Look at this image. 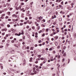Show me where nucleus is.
Listing matches in <instances>:
<instances>
[{
	"label": "nucleus",
	"mask_w": 76,
	"mask_h": 76,
	"mask_svg": "<svg viewBox=\"0 0 76 76\" xmlns=\"http://www.w3.org/2000/svg\"><path fill=\"white\" fill-rule=\"evenodd\" d=\"M20 35H21V32H19L18 34L17 33H16L15 34V35L17 36H20Z\"/></svg>",
	"instance_id": "1"
},
{
	"label": "nucleus",
	"mask_w": 76,
	"mask_h": 76,
	"mask_svg": "<svg viewBox=\"0 0 76 76\" xmlns=\"http://www.w3.org/2000/svg\"><path fill=\"white\" fill-rule=\"evenodd\" d=\"M37 73V72L35 71V72L33 73L32 72L31 73V75H36V73Z\"/></svg>",
	"instance_id": "2"
},
{
	"label": "nucleus",
	"mask_w": 76,
	"mask_h": 76,
	"mask_svg": "<svg viewBox=\"0 0 76 76\" xmlns=\"http://www.w3.org/2000/svg\"><path fill=\"white\" fill-rule=\"evenodd\" d=\"M10 53H11V54H14V50H11V51H10Z\"/></svg>",
	"instance_id": "3"
},
{
	"label": "nucleus",
	"mask_w": 76,
	"mask_h": 76,
	"mask_svg": "<svg viewBox=\"0 0 76 76\" xmlns=\"http://www.w3.org/2000/svg\"><path fill=\"white\" fill-rule=\"evenodd\" d=\"M23 50H26V46L25 45L23 46Z\"/></svg>",
	"instance_id": "4"
},
{
	"label": "nucleus",
	"mask_w": 76,
	"mask_h": 76,
	"mask_svg": "<svg viewBox=\"0 0 76 76\" xmlns=\"http://www.w3.org/2000/svg\"><path fill=\"white\" fill-rule=\"evenodd\" d=\"M12 17H15V18H17V15H16V14H14L12 15Z\"/></svg>",
	"instance_id": "5"
},
{
	"label": "nucleus",
	"mask_w": 76,
	"mask_h": 76,
	"mask_svg": "<svg viewBox=\"0 0 76 76\" xmlns=\"http://www.w3.org/2000/svg\"><path fill=\"white\" fill-rule=\"evenodd\" d=\"M54 38L56 39H57L58 38V36H56Z\"/></svg>",
	"instance_id": "6"
},
{
	"label": "nucleus",
	"mask_w": 76,
	"mask_h": 76,
	"mask_svg": "<svg viewBox=\"0 0 76 76\" xmlns=\"http://www.w3.org/2000/svg\"><path fill=\"white\" fill-rule=\"evenodd\" d=\"M71 7H72V8H73V5H74V4L73 3H72L71 4Z\"/></svg>",
	"instance_id": "7"
},
{
	"label": "nucleus",
	"mask_w": 76,
	"mask_h": 76,
	"mask_svg": "<svg viewBox=\"0 0 76 76\" xmlns=\"http://www.w3.org/2000/svg\"><path fill=\"white\" fill-rule=\"evenodd\" d=\"M7 6H8V7H10V4L9 3H7Z\"/></svg>",
	"instance_id": "8"
},
{
	"label": "nucleus",
	"mask_w": 76,
	"mask_h": 76,
	"mask_svg": "<svg viewBox=\"0 0 76 76\" xmlns=\"http://www.w3.org/2000/svg\"><path fill=\"white\" fill-rule=\"evenodd\" d=\"M55 44L56 46H57V45H58V43H57V42H55Z\"/></svg>",
	"instance_id": "9"
},
{
	"label": "nucleus",
	"mask_w": 76,
	"mask_h": 76,
	"mask_svg": "<svg viewBox=\"0 0 76 76\" xmlns=\"http://www.w3.org/2000/svg\"><path fill=\"white\" fill-rule=\"evenodd\" d=\"M7 14H8V15L9 16H10V12H7Z\"/></svg>",
	"instance_id": "10"
},
{
	"label": "nucleus",
	"mask_w": 76,
	"mask_h": 76,
	"mask_svg": "<svg viewBox=\"0 0 76 76\" xmlns=\"http://www.w3.org/2000/svg\"><path fill=\"white\" fill-rule=\"evenodd\" d=\"M3 58H4V56L0 58V60H2L3 59Z\"/></svg>",
	"instance_id": "11"
},
{
	"label": "nucleus",
	"mask_w": 76,
	"mask_h": 76,
	"mask_svg": "<svg viewBox=\"0 0 76 76\" xmlns=\"http://www.w3.org/2000/svg\"><path fill=\"white\" fill-rule=\"evenodd\" d=\"M37 57H38L40 58L41 57V55H37Z\"/></svg>",
	"instance_id": "12"
},
{
	"label": "nucleus",
	"mask_w": 76,
	"mask_h": 76,
	"mask_svg": "<svg viewBox=\"0 0 76 76\" xmlns=\"http://www.w3.org/2000/svg\"><path fill=\"white\" fill-rule=\"evenodd\" d=\"M7 27H8V28H10V24H8L7 25Z\"/></svg>",
	"instance_id": "13"
},
{
	"label": "nucleus",
	"mask_w": 76,
	"mask_h": 76,
	"mask_svg": "<svg viewBox=\"0 0 76 76\" xmlns=\"http://www.w3.org/2000/svg\"><path fill=\"white\" fill-rule=\"evenodd\" d=\"M40 59L41 60H44V58H43V57H42V58H40Z\"/></svg>",
	"instance_id": "14"
},
{
	"label": "nucleus",
	"mask_w": 76,
	"mask_h": 76,
	"mask_svg": "<svg viewBox=\"0 0 76 76\" xmlns=\"http://www.w3.org/2000/svg\"><path fill=\"white\" fill-rule=\"evenodd\" d=\"M66 56V53H65L63 54V56Z\"/></svg>",
	"instance_id": "15"
},
{
	"label": "nucleus",
	"mask_w": 76,
	"mask_h": 76,
	"mask_svg": "<svg viewBox=\"0 0 76 76\" xmlns=\"http://www.w3.org/2000/svg\"><path fill=\"white\" fill-rule=\"evenodd\" d=\"M40 60V58H37L36 59V61H38V60Z\"/></svg>",
	"instance_id": "16"
},
{
	"label": "nucleus",
	"mask_w": 76,
	"mask_h": 76,
	"mask_svg": "<svg viewBox=\"0 0 76 76\" xmlns=\"http://www.w3.org/2000/svg\"><path fill=\"white\" fill-rule=\"evenodd\" d=\"M66 46H64L63 48V50H65V49H66Z\"/></svg>",
	"instance_id": "17"
},
{
	"label": "nucleus",
	"mask_w": 76,
	"mask_h": 76,
	"mask_svg": "<svg viewBox=\"0 0 76 76\" xmlns=\"http://www.w3.org/2000/svg\"><path fill=\"white\" fill-rule=\"evenodd\" d=\"M0 18L1 19H4V17L3 16H1Z\"/></svg>",
	"instance_id": "18"
},
{
	"label": "nucleus",
	"mask_w": 76,
	"mask_h": 76,
	"mask_svg": "<svg viewBox=\"0 0 76 76\" xmlns=\"http://www.w3.org/2000/svg\"><path fill=\"white\" fill-rule=\"evenodd\" d=\"M32 23V21H30V22H29L28 23L29 24H31V23Z\"/></svg>",
	"instance_id": "19"
},
{
	"label": "nucleus",
	"mask_w": 76,
	"mask_h": 76,
	"mask_svg": "<svg viewBox=\"0 0 76 76\" xmlns=\"http://www.w3.org/2000/svg\"><path fill=\"white\" fill-rule=\"evenodd\" d=\"M59 7H60V8H61V7H62V6L61 5H59Z\"/></svg>",
	"instance_id": "20"
},
{
	"label": "nucleus",
	"mask_w": 76,
	"mask_h": 76,
	"mask_svg": "<svg viewBox=\"0 0 76 76\" xmlns=\"http://www.w3.org/2000/svg\"><path fill=\"white\" fill-rule=\"evenodd\" d=\"M15 42V41H14V40H12L11 41V42H12V43H14Z\"/></svg>",
	"instance_id": "21"
},
{
	"label": "nucleus",
	"mask_w": 76,
	"mask_h": 76,
	"mask_svg": "<svg viewBox=\"0 0 76 76\" xmlns=\"http://www.w3.org/2000/svg\"><path fill=\"white\" fill-rule=\"evenodd\" d=\"M53 50V49L52 48H50L49 49V51H51V50Z\"/></svg>",
	"instance_id": "22"
},
{
	"label": "nucleus",
	"mask_w": 76,
	"mask_h": 76,
	"mask_svg": "<svg viewBox=\"0 0 76 76\" xmlns=\"http://www.w3.org/2000/svg\"><path fill=\"white\" fill-rule=\"evenodd\" d=\"M32 29H35V27H34V26H33L32 27Z\"/></svg>",
	"instance_id": "23"
},
{
	"label": "nucleus",
	"mask_w": 76,
	"mask_h": 76,
	"mask_svg": "<svg viewBox=\"0 0 76 76\" xmlns=\"http://www.w3.org/2000/svg\"><path fill=\"white\" fill-rule=\"evenodd\" d=\"M41 26L42 27H45V25H44V24H42Z\"/></svg>",
	"instance_id": "24"
},
{
	"label": "nucleus",
	"mask_w": 76,
	"mask_h": 76,
	"mask_svg": "<svg viewBox=\"0 0 76 76\" xmlns=\"http://www.w3.org/2000/svg\"><path fill=\"white\" fill-rule=\"evenodd\" d=\"M68 63H70V59H68Z\"/></svg>",
	"instance_id": "25"
},
{
	"label": "nucleus",
	"mask_w": 76,
	"mask_h": 76,
	"mask_svg": "<svg viewBox=\"0 0 76 76\" xmlns=\"http://www.w3.org/2000/svg\"><path fill=\"white\" fill-rule=\"evenodd\" d=\"M1 16H5V14H2Z\"/></svg>",
	"instance_id": "26"
},
{
	"label": "nucleus",
	"mask_w": 76,
	"mask_h": 76,
	"mask_svg": "<svg viewBox=\"0 0 76 76\" xmlns=\"http://www.w3.org/2000/svg\"><path fill=\"white\" fill-rule=\"evenodd\" d=\"M40 28V26H38L37 27V29L39 30Z\"/></svg>",
	"instance_id": "27"
},
{
	"label": "nucleus",
	"mask_w": 76,
	"mask_h": 76,
	"mask_svg": "<svg viewBox=\"0 0 76 76\" xmlns=\"http://www.w3.org/2000/svg\"><path fill=\"white\" fill-rule=\"evenodd\" d=\"M65 38V37H61V39H64Z\"/></svg>",
	"instance_id": "28"
},
{
	"label": "nucleus",
	"mask_w": 76,
	"mask_h": 76,
	"mask_svg": "<svg viewBox=\"0 0 76 76\" xmlns=\"http://www.w3.org/2000/svg\"><path fill=\"white\" fill-rule=\"evenodd\" d=\"M20 25L21 26H22V25H23V23H20Z\"/></svg>",
	"instance_id": "29"
},
{
	"label": "nucleus",
	"mask_w": 76,
	"mask_h": 76,
	"mask_svg": "<svg viewBox=\"0 0 76 76\" xmlns=\"http://www.w3.org/2000/svg\"><path fill=\"white\" fill-rule=\"evenodd\" d=\"M53 35H55V34H56V33L55 32H53L52 33Z\"/></svg>",
	"instance_id": "30"
},
{
	"label": "nucleus",
	"mask_w": 76,
	"mask_h": 76,
	"mask_svg": "<svg viewBox=\"0 0 76 76\" xmlns=\"http://www.w3.org/2000/svg\"><path fill=\"white\" fill-rule=\"evenodd\" d=\"M42 32V30L40 31H39V34H41V33Z\"/></svg>",
	"instance_id": "31"
},
{
	"label": "nucleus",
	"mask_w": 76,
	"mask_h": 76,
	"mask_svg": "<svg viewBox=\"0 0 76 76\" xmlns=\"http://www.w3.org/2000/svg\"><path fill=\"white\" fill-rule=\"evenodd\" d=\"M39 43H41V40H40L38 41Z\"/></svg>",
	"instance_id": "32"
},
{
	"label": "nucleus",
	"mask_w": 76,
	"mask_h": 76,
	"mask_svg": "<svg viewBox=\"0 0 76 76\" xmlns=\"http://www.w3.org/2000/svg\"><path fill=\"white\" fill-rule=\"evenodd\" d=\"M60 48V46H58L57 47V48L59 49V48Z\"/></svg>",
	"instance_id": "33"
},
{
	"label": "nucleus",
	"mask_w": 76,
	"mask_h": 76,
	"mask_svg": "<svg viewBox=\"0 0 76 76\" xmlns=\"http://www.w3.org/2000/svg\"><path fill=\"white\" fill-rule=\"evenodd\" d=\"M64 31L65 32H67V29H66L64 30Z\"/></svg>",
	"instance_id": "34"
},
{
	"label": "nucleus",
	"mask_w": 76,
	"mask_h": 76,
	"mask_svg": "<svg viewBox=\"0 0 76 76\" xmlns=\"http://www.w3.org/2000/svg\"><path fill=\"white\" fill-rule=\"evenodd\" d=\"M6 19H8L9 18V16H6L5 17Z\"/></svg>",
	"instance_id": "35"
},
{
	"label": "nucleus",
	"mask_w": 76,
	"mask_h": 76,
	"mask_svg": "<svg viewBox=\"0 0 76 76\" xmlns=\"http://www.w3.org/2000/svg\"><path fill=\"white\" fill-rule=\"evenodd\" d=\"M21 5H24V3H21Z\"/></svg>",
	"instance_id": "36"
},
{
	"label": "nucleus",
	"mask_w": 76,
	"mask_h": 76,
	"mask_svg": "<svg viewBox=\"0 0 76 76\" xmlns=\"http://www.w3.org/2000/svg\"><path fill=\"white\" fill-rule=\"evenodd\" d=\"M0 25H1V26H4V25L3 24H1Z\"/></svg>",
	"instance_id": "37"
},
{
	"label": "nucleus",
	"mask_w": 76,
	"mask_h": 76,
	"mask_svg": "<svg viewBox=\"0 0 76 76\" xmlns=\"http://www.w3.org/2000/svg\"><path fill=\"white\" fill-rule=\"evenodd\" d=\"M37 71H38L39 70V68H37L36 69Z\"/></svg>",
	"instance_id": "38"
},
{
	"label": "nucleus",
	"mask_w": 76,
	"mask_h": 76,
	"mask_svg": "<svg viewBox=\"0 0 76 76\" xmlns=\"http://www.w3.org/2000/svg\"><path fill=\"white\" fill-rule=\"evenodd\" d=\"M64 50H62V54H64Z\"/></svg>",
	"instance_id": "39"
},
{
	"label": "nucleus",
	"mask_w": 76,
	"mask_h": 76,
	"mask_svg": "<svg viewBox=\"0 0 76 76\" xmlns=\"http://www.w3.org/2000/svg\"><path fill=\"white\" fill-rule=\"evenodd\" d=\"M29 28V26H27L26 27V28L27 29H28V28Z\"/></svg>",
	"instance_id": "40"
},
{
	"label": "nucleus",
	"mask_w": 76,
	"mask_h": 76,
	"mask_svg": "<svg viewBox=\"0 0 76 76\" xmlns=\"http://www.w3.org/2000/svg\"><path fill=\"white\" fill-rule=\"evenodd\" d=\"M4 34H5V33H2V35H4Z\"/></svg>",
	"instance_id": "41"
},
{
	"label": "nucleus",
	"mask_w": 76,
	"mask_h": 76,
	"mask_svg": "<svg viewBox=\"0 0 76 76\" xmlns=\"http://www.w3.org/2000/svg\"><path fill=\"white\" fill-rule=\"evenodd\" d=\"M27 50H29V46H28L27 47Z\"/></svg>",
	"instance_id": "42"
},
{
	"label": "nucleus",
	"mask_w": 76,
	"mask_h": 76,
	"mask_svg": "<svg viewBox=\"0 0 76 76\" xmlns=\"http://www.w3.org/2000/svg\"><path fill=\"white\" fill-rule=\"evenodd\" d=\"M9 37V34H6V37Z\"/></svg>",
	"instance_id": "43"
},
{
	"label": "nucleus",
	"mask_w": 76,
	"mask_h": 76,
	"mask_svg": "<svg viewBox=\"0 0 76 76\" xmlns=\"http://www.w3.org/2000/svg\"><path fill=\"white\" fill-rule=\"evenodd\" d=\"M30 60H29V61H30L31 60H32V57L30 58Z\"/></svg>",
	"instance_id": "44"
},
{
	"label": "nucleus",
	"mask_w": 76,
	"mask_h": 76,
	"mask_svg": "<svg viewBox=\"0 0 76 76\" xmlns=\"http://www.w3.org/2000/svg\"><path fill=\"white\" fill-rule=\"evenodd\" d=\"M61 4H62V5H63V1L61 2Z\"/></svg>",
	"instance_id": "45"
},
{
	"label": "nucleus",
	"mask_w": 76,
	"mask_h": 76,
	"mask_svg": "<svg viewBox=\"0 0 76 76\" xmlns=\"http://www.w3.org/2000/svg\"><path fill=\"white\" fill-rule=\"evenodd\" d=\"M45 45V42H44L42 43V45Z\"/></svg>",
	"instance_id": "46"
},
{
	"label": "nucleus",
	"mask_w": 76,
	"mask_h": 76,
	"mask_svg": "<svg viewBox=\"0 0 76 76\" xmlns=\"http://www.w3.org/2000/svg\"><path fill=\"white\" fill-rule=\"evenodd\" d=\"M8 21H11V19H8Z\"/></svg>",
	"instance_id": "47"
},
{
	"label": "nucleus",
	"mask_w": 76,
	"mask_h": 76,
	"mask_svg": "<svg viewBox=\"0 0 76 76\" xmlns=\"http://www.w3.org/2000/svg\"><path fill=\"white\" fill-rule=\"evenodd\" d=\"M53 76H56V74H52Z\"/></svg>",
	"instance_id": "48"
},
{
	"label": "nucleus",
	"mask_w": 76,
	"mask_h": 76,
	"mask_svg": "<svg viewBox=\"0 0 76 76\" xmlns=\"http://www.w3.org/2000/svg\"><path fill=\"white\" fill-rule=\"evenodd\" d=\"M30 50H34V49H33V48L32 47L31 48Z\"/></svg>",
	"instance_id": "49"
},
{
	"label": "nucleus",
	"mask_w": 76,
	"mask_h": 76,
	"mask_svg": "<svg viewBox=\"0 0 76 76\" xmlns=\"http://www.w3.org/2000/svg\"><path fill=\"white\" fill-rule=\"evenodd\" d=\"M3 46H0V48H3Z\"/></svg>",
	"instance_id": "50"
},
{
	"label": "nucleus",
	"mask_w": 76,
	"mask_h": 76,
	"mask_svg": "<svg viewBox=\"0 0 76 76\" xmlns=\"http://www.w3.org/2000/svg\"><path fill=\"white\" fill-rule=\"evenodd\" d=\"M22 33H23V32H24V31H23V30H21V31H20Z\"/></svg>",
	"instance_id": "51"
},
{
	"label": "nucleus",
	"mask_w": 76,
	"mask_h": 76,
	"mask_svg": "<svg viewBox=\"0 0 76 76\" xmlns=\"http://www.w3.org/2000/svg\"><path fill=\"white\" fill-rule=\"evenodd\" d=\"M36 25L37 26H38V25H39V24L37 23Z\"/></svg>",
	"instance_id": "52"
},
{
	"label": "nucleus",
	"mask_w": 76,
	"mask_h": 76,
	"mask_svg": "<svg viewBox=\"0 0 76 76\" xmlns=\"http://www.w3.org/2000/svg\"><path fill=\"white\" fill-rule=\"evenodd\" d=\"M38 63V61H36L35 62V63H36V64H37Z\"/></svg>",
	"instance_id": "53"
},
{
	"label": "nucleus",
	"mask_w": 76,
	"mask_h": 76,
	"mask_svg": "<svg viewBox=\"0 0 76 76\" xmlns=\"http://www.w3.org/2000/svg\"><path fill=\"white\" fill-rule=\"evenodd\" d=\"M16 9L17 10H18L19 8L18 7H16Z\"/></svg>",
	"instance_id": "54"
},
{
	"label": "nucleus",
	"mask_w": 76,
	"mask_h": 76,
	"mask_svg": "<svg viewBox=\"0 0 76 76\" xmlns=\"http://www.w3.org/2000/svg\"><path fill=\"white\" fill-rule=\"evenodd\" d=\"M42 64H43L41 63V64H40V66H42Z\"/></svg>",
	"instance_id": "55"
},
{
	"label": "nucleus",
	"mask_w": 76,
	"mask_h": 76,
	"mask_svg": "<svg viewBox=\"0 0 76 76\" xmlns=\"http://www.w3.org/2000/svg\"><path fill=\"white\" fill-rule=\"evenodd\" d=\"M61 20H62L61 18H60L59 19V21H61Z\"/></svg>",
	"instance_id": "56"
},
{
	"label": "nucleus",
	"mask_w": 76,
	"mask_h": 76,
	"mask_svg": "<svg viewBox=\"0 0 76 76\" xmlns=\"http://www.w3.org/2000/svg\"><path fill=\"white\" fill-rule=\"evenodd\" d=\"M4 7H6V5L4 4Z\"/></svg>",
	"instance_id": "57"
},
{
	"label": "nucleus",
	"mask_w": 76,
	"mask_h": 76,
	"mask_svg": "<svg viewBox=\"0 0 76 76\" xmlns=\"http://www.w3.org/2000/svg\"><path fill=\"white\" fill-rule=\"evenodd\" d=\"M42 68V67L41 66H39V67H38L39 69H41Z\"/></svg>",
	"instance_id": "58"
},
{
	"label": "nucleus",
	"mask_w": 76,
	"mask_h": 76,
	"mask_svg": "<svg viewBox=\"0 0 76 76\" xmlns=\"http://www.w3.org/2000/svg\"><path fill=\"white\" fill-rule=\"evenodd\" d=\"M2 42H5V40H3L2 41Z\"/></svg>",
	"instance_id": "59"
},
{
	"label": "nucleus",
	"mask_w": 76,
	"mask_h": 76,
	"mask_svg": "<svg viewBox=\"0 0 76 76\" xmlns=\"http://www.w3.org/2000/svg\"><path fill=\"white\" fill-rule=\"evenodd\" d=\"M9 50H12V48H9Z\"/></svg>",
	"instance_id": "60"
},
{
	"label": "nucleus",
	"mask_w": 76,
	"mask_h": 76,
	"mask_svg": "<svg viewBox=\"0 0 76 76\" xmlns=\"http://www.w3.org/2000/svg\"><path fill=\"white\" fill-rule=\"evenodd\" d=\"M45 36V34H43L42 35V37H44Z\"/></svg>",
	"instance_id": "61"
},
{
	"label": "nucleus",
	"mask_w": 76,
	"mask_h": 76,
	"mask_svg": "<svg viewBox=\"0 0 76 76\" xmlns=\"http://www.w3.org/2000/svg\"><path fill=\"white\" fill-rule=\"evenodd\" d=\"M35 35H38V33L36 32V33H35Z\"/></svg>",
	"instance_id": "62"
},
{
	"label": "nucleus",
	"mask_w": 76,
	"mask_h": 76,
	"mask_svg": "<svg viewBox=\"0 0 76 76\" xmlns=\"http://www.w3.org/2000/svg\"><path fill=\"white\" fill-rule=\"evenodd\" d=\"M64 58L62 59V62H64Z\"/></svg>",
	"instance_id": "63"
},
{
	"label": "nucleus",
	"mask_w": 76,
	"mask_h": 76,
	"mask_svg": "<svg viewBox=\"0 0 76 76\" xmlns=\"http://www.w3.org/2000/svg\"><path fill=\"white\" fill-rule=\"evenodd\" d=\"M46 44H48V41H46Z\"/></svg>",
	"instance_id": "64"
}]
</instances>
